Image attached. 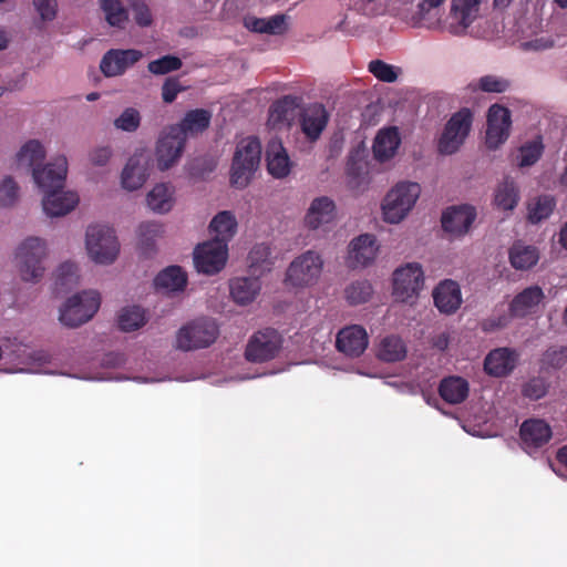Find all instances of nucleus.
I'll use <instances>...</instances> for the list:
<instances>
[{
    "instance_id": "nucleus-40",
    "label": "nucleus",
    "mask_w": 567,
    "mask_h": 567,
    "mask_svg": "<svg viewBox=\"0 0 567 567\" xmlns=\"http://www.w3.org/2000/svg\"><path fill=\"white\" fill-rule=\"evenodd\" d=\"M346 173L348 177V186L352 190L360 192L364 189L369 183L367 164L361 159L350 156L347 162Z\"/></svg>"
},
{
    "instance_id": "nucleus-9",
    "label": "nucleus",
    "mask_w": 567,
    "mask_h": 567,
    "mask_svg": "<svg viewBox=\"0 0 567 567\" xmlns=\"http://www.w3.org/2000/svg\"><path fill=\"white\" fill-rule=\"evenodd\" d=\"M472 122L473 113L470 109L463 107L454 113L439 140V151L446 155L454 154L467 137Z\"/></svg>"
},
{
    "instance_id": "nucleus-49",
    "label": "nucleus",
    "mask_w": 567,
    "mask_h": 567,
    "mask_svg": "<svg viewBox=\"0 0 567 567\" xmlns=\"http://www.w3.org/2000/svg\"><path fill=\"white\" fill-rule=\"evenodd\" d=\"M509 86L507 79L488 74L480 78L475 87L486 93H504Z\"/></svg>"
},
{
    "instance_id": "nucleus-36",
    "label": "nucleus",
    "mask_w": 567,
    "mask_h": 567,
    "mask_svg": "<svg viewBox=\"0 0 567 567\" xmlns=\"http://www.w3.org/2000/svg\"><path fill=\"white\" fill-rule=\"evenodd\" d=\"M154 285L157 289L183 291L187 285V275L179 266H169L155 277Z\"/></svg>"
},
{
    "instance_id": "nucleus-4",
    "label": "nucleus",
    "mask_w": 567,
    "mask_h": 567,
    "mask_svg": "<svg viewBox=\"0 0 567 567\" xmlns=\"http://www.w3.org/2000/svg\"><path fill=\"white\" fill-rule=\"evenodd\" d=\"M101 305L100 293L84 290L69 298L60 308V322L68 328H76L87 322L96 313Z\"/></svg>"
},
{
    "instance_id": "nucleus-54",
    "label": "nucleus",
    "mask_w": 567,
    "mask_h": 567,
    "mask_svg": "<svg viewBox=\"0 0 567 567\" xmlns=\"http://www.w3.org/2000/svg\"><path fill=\"white\" fill-rule=\"evenodd\" d=\"M548 391V383L545 379L536 377L532 378L523 386V395L530 400H539L546 395Z\"/></svg>"
},
{
    "instance_id": "nucleus-27",
    "label": "nucleus",
    "mask_w": 567,
    "mask_h": 567,
    "mask_svg": "<svg viewBox=\"0 0 567 567\" xmlns=\"http://www.w3.org/2000/svg\"><path fill=\"white\" fill-rule=\"evenodd\" d=\"M299 107V99L292 95H285L284 97L274 102L269 109L268 123L274 128L281 125H289L290 121L296 116V111Z\"/></svg>"
},
{
    "instance_id": "nucleus-63",
    "label": "nucleus",
    "mask_w": 567,
    "mask_h": 567,
    "mask_svg": "<svg viewBox=\"0 0 567 567\" xmlns=\"http://www.w3.org/2000/svg\"><path fill=\"white\" fill-rule=\"evenodd\" d=\"M528 45L535 50H545L554 47V41L550 39H536L530 41Z\"/></svg>"
},
{
    "instance_id": "nucleus-29",
    "label": "nucleus",
    "mask_w": 567,
    "mask_h": 567,
    "mask_svg": "<svg viewBox=\"0 0 567 567\" xmlns=\"http://www.w3.org/2000/svg\"><path fill=\"white\" fill-rule=\"evenodd\" d=\"M336 205L327 196L315 198L307 212L305 221L309 228L317 229L322 224L331 221L334 217Z\"/></svg>"
},
{
    "instance_id": "nucleus-39",
    "label": "nucleus",
    "mask_w": 567,
    "mask_h": 567,
    "mask_svg": "<svg viewBox=\"0 0 567 567\" xmlns=\"http://www.w3.org/2000/svg\"><path fill=\"white\" fill-rule=\"evenodd\" d=\"M79 284L78 267L66 261L59 266L55 272L54 289L56 293H64L76 287Z\"/></svg>"
},
{
    "instance_id": "nucleus-7",
    "label": "nucleus",
    "mask_w": 567,
    "mask_h": 567,
    "mask_svg": "<svg viewBox=\"0 0 567 567\" xmlns=\"http://www.w3.org/2000/svg\"><path fill=\"white\" fill-rule=\"evenodd\" d=\"M219 329L214 319L199 318L182 327L176 336V348L183 351L203 349L214 343Z\"/></svg>"
},
{
    "instance_id": "nucleus-52",
    "label": "nucleus",
    "mask_w": 567,
    "mask_h": 567,
    "mask_svg": "<svg viewBox=\"0 0 567 567\" xmlns=\"http://www.w3.org/2000/svg\"><path fill=\"white\" fill-rule=\"evenodd\" d=\"M19 198V186L10 176L6 177L0 185V206L10 207Z\"/></svg>"
},
{
    "instance_id": "nucleus-14",
    "label": "nucleus",
    "mask_w": 567,
    "mask_h": 567,
    "mask_svg": "<svg viewBox=\"0 0 567 567\" xmlns=\"http://www.w3.org/2000/svg\"><path fill=\"white\" fill-rule=\"evenodd\" d=\"M181 128L167 126L161 133L155 148L157 167L161 171L171 168L181 158L186 140L179 134Z\"/></svg>"
},
{
    "instance_id": "nucleus-37",
    "label": "nucleus",
    "mask_w": 567,
    "mask_h": 567,
    "mask_svg": "<svg viewBox=\"0 0 567 567\" xmlns=\"http://www.w3.org/2000/svg\"><path fill=\"white\" fill-rule=\"evenodd\" d=\"M556 207V200L550 195H540L528 202L527 219L532 224H538L547 219Z\"/></svg>"
},
{
    "instance_id": "nucleus-8",
    "label": "nucleus",
    "mask_w": 567,
    "mask_h": 567,
    "mask_svg": "<svg viewBox=\"0 0 567 567\" xmlns=\"http://www.w3.org/2000/svg\"><path fill=\"white\" fill-rule=\"evenodd\" d=\"M86 249L97 264H112L118 251L120 244L113 228L105 225H92L86 230Z\"/></svg>"
},
{
    "instance_id": "nucleus-23",
    "label": "nucleus",
    "mask_w": 567,
    "mask_h": 567,
    "mask_svg": "<svg viewBox=\"0 0 567 567\" xmlns=\"http://www.w3.org/2000/svg\"><path fill=\"white\" fill-rule=\"evenodd\" d=\"M523 445L526 450L539 449L551 439V429L544 421L529 419L523 422L519 430Z\"/></svg>"
},
{
    "instance_id": "nucleus-34",
    "label": "nucleus",
    "mask_w": 567,
    "mask_h": 567,
    "mask_svg": "<svg viewBox=\"0 0 567 567\" xmlns=\"http://www.w3.org/2000/svg\"><path fill=\"white\" fill-rule=\"evenodd\" d=\"M44 157L45 151L43 145L37 140H30L17 153L16 163L19 167L31 168L33 174L34 169H41L38 166Z\"/></svg>"
},
{
    "instance_id": "nucleus-19",
    "label": "nucleus",
    "mask_w": 567,
    "mask_h": 567,
    "mask_svg": "<svg viewBox=\"0 0 567 567\" xmlns=\"http://www.w3.org/2000/svg\"><path fill=\"white\" fill-rule=\"evenodd\" d=\"M369 343L368 333L361 326L353 324L338 332L336 347L348 357H360Z\"/></svg>"
},
{
    "instance_id": "nucleus-60",
    "label": "nucleus",
    "mask_w": 567,
    "mask_h": 567,
    "mask_svg": "<svg viewBox=\"0 0 567 567\" xmlns=\"http://www.w3.org/2000/svg\"><path fill=\"white\" fill-rule=\"evenodd\" d=\"M111 154L110 147H99L91 152L90 159L94 165L104 166L109 162Z\"/></svg>"
},
{
    "instance_id": "nucleus-31",
    "label": "nucleus",
    "mask_w": 567,
    "mask_h": 567,
    "mask_svg": "<svg viewBox=\"0 0 567 567\" xmlns=\"http://www.w3.org/2000/svg\"><path fill=\"white\" fill-rule=\"evenodd\" d=\"M468 382L456 375L444 378L439 385L440 396L450 404H458L468 396Z\"/></svg>"
},
{
    "instance_id": "nucleus-13",
    "label": "nucleus",
    "mask_w": 567,
    "mask_h": 567,
    "mask_svg": "<svg viewBox=\"0 0 567 567\" xmlns=\"http://www.w3.org/2000/svg\"><path fill=\"white\" fill-rule=\"evenodd\" d=\"M228 245L224 240H208L194 250V265L198 272L215 275L226 265Z\"/></svg>"
},
{
    "instance_id": "nucleus-11",
    "label": "nucleus",
    "mask_w": 567,
    "mask_h": 567,
    "mask_svg": "<svg viewBox=\"0 0 567 567\" xmlns=\"http://www.w3.org/2000/svg\"><path fill=\"white\" fill-rule=\"evenodd\" d=\"M423 286L424 274L417 262H409L393 274V295L399 301L408 302L415 299Z\"/></svg>"
},
{
    "instance_id": "nucleus-24",
    "label": "nucleus",
    "mask_w": 567,
    "mask_h": 567,
    "mask_svg": "<svg viewBox=\"0 0 567 567\" xmlns=\"http://www.w3.org/2000/svg\"><path fill=\"white\" fill-rule=\"evenodd\" d=\"M267 169L275 178H284L290 173L291 162L286 148L278 138H271L266 147Z\"/></svg>"
},
{
    "instance_id": "nucleus-21",
    "label": "nucleus",
    "mask_w": 567,
    "mask_h": 567,
    "mask_svg": "<svg viewBox=\"0 0 567 567\" xmlns=\"http://www.w3.org/2000/svg\"><path fill=\"white\" fill-rule=\"evenodd\" d=\"M329 121L326 107L313 103L305 107L300 114L301 131L309 142L319 140Z\"/></svg>"
},
{
    "instance_id": "nucleus-50",
    "label": "nucleus",
    "mask_w": 567,
    "mask_h": 567,
    "mask_svg": "<svg viewBox=\"0 0 567 567\" xmlns=\"http://www.w3.org/2000/svg\"><path fill=\"white\" fill-rule=\"evenodd\" d=\"M542 142H529L519 148L518 166L528 167L534 165L543 154Z\"/></svg>"
},
{
    "instance_id": "nucleus-43",
    "label": "nucleus",
    "mask_w": 567,
    "mask_h": 567,
    "mask_svg": "<svg viewBox=\"0 0 567 567\" xmlns=\"http://www.w3.org/2000/svg\"><path fill=\"white\" fill-rule=\"evenodd\" d=\"M117 322L122 331H135L145 324V311L138 306L123 308Z\"/></svg>"
},
{
    "instance_id": "nucleus-26",
    "label": "nucleus",
    "mask_w": 567,
    "mask_h": 567,
    "mask_svg": "<svg viewBox=\"0 0 567 567\" xmlns=\"http://www.w3.org/2000/svg\"><path fill=\"white\" fill-rule=\"evenodd\" d=\"M260 289L261 282L258 277H237L229 281L230 296L239 306L251 303Z\"/></svg>"
},
{
    "instance_id": "nucleus-5",
    "label": "nucleus",
    "mask_w": 567,
    "mask_h": 567,
    "mask_svg": "<svg viewBox=\"0 0 567 567\" xmlns=\"http://www.w3.org/2000/svg\"><path fill=\"white\" fill-rule=\"evenodd\" d=\"M544 299V292L540 287L532 286L525 288L522 292L516 295L509 303L511 315H502L498 317H491L482 322V328L486 332H492L506 327L511 317L524 318L532 313Z\"/></svg>"
},
{
    "instance_id": "nucleus-47",
    "label": "nucleus",
    "mask_w": 567,
    "mask_h": 567,
    "mask_svg": "<svg viewBox=\"0 0 567 567\" xmlns=\"http://www.w3.org/2000/svg\"><path fill=\"white\" fill-rule=\"evenodd\" d=\"M542 369H561L567 363V347H550L542 357Z\"/></svg>"
},
{
    "instance_id": "nucleus-45",
    "label": "nucleus",
    "mask_w": 567,
    "mask_h": 567,
    "mask_svg": "<svg viewBox=\"0 0 567 567\" xmlns=\"http://www.w3.org/2000/svg\"><path fill=\"white\" fill-rule=\"evenodd\" d=\"M163 233V226L156 221H145L138 227L140 248L144 254L154 250L155 238Z\"/></svg>"
},
{
    "instance_id": "nucleus-6",
    "label": "nucleus",
    "mask_w": 567,
    "mask_h": 567,
    "mask_svg": "<svg viewBox=\"0 0 567 567\" xmlns=\"http://www.w3.org/2000/svg\"><path fill=\"white\" fill-rule=\"evenodd\" d=\"M323 268L321 256L307 250L296 257L286 270L285 284L292 288L311 287L319 280Z\"/></svg>"
},
{
    "instance_id": "nucleus-30",
    "label": "nucleus",
    "mask_w": 567,
    "mask_h": 567,
    "mask_svg": "<svg viewBox=\"0 0 567 567\" xmlns=\"http://www.w3.org/2000/svg\"><path fill=\"white\" fill-rule=\"evenodd\" d=\"M212 114L204 109L188 111L178 124L173 127L181 128L179 134L187 140L188 136L197 135L208 128Z\"/></svg>"
},
{
    "instance_id": "nucleus-64",
    "label": "nucleus",
    "mask_w": 567,
    "mask_h": 567,
    "mask_svg": "<svg viewBox=\"0 0 567 567\" xmlns=\"http://www.w3.org/2000/svg\"><path fill=\"white\" fill-rule=\"evenodd\" d=\"M556 460L559 465L567 468V445H564L557 451Z\"/></svg>"
},
{
    "instance_id": "nucleus-55",
    "label": "nucleus",
    "mask_w": 567,
    "mask_h": 567,
    "mask_svg": "<svg viewBox=\"0 0 567 567\" xmlns=\"http://www.w3.org/2000/svg\"><path fill=\"white\" fill-rule=\"evenodd\" d=\"M132 11L134 13L135 22L140 27H150L153 22V17L148 6L144 0H128Z\"/></svg>"
},
{
    "instance_id": "nucleus-57",
    "label": "nucleus",
    "mask_w": 567,
    "mask_h": 567,
    "mask_svg": "<svg viewBox=\"0 0 567 567\" xmlns=\"http://www.w3.org/2000/svg\"><path fill=\"white\" fill-rule=\"evenodd\" d=\"M33 4L42 20L51 21L56 17V0H33Z\"/></svg>"
},
{
    "instance_id": "nucleus-3",
    "label": "nucleus",
    "mask_w": 567,
    "mask_h": 567,
    "mask_svg": "<svg viewBox=\"0 0 567 567\" xmlns=\"http://www.w3.org/2000/svg\"><path fill=\"white\" fill-rule=\"evenodd\" d=\"M420 194L421 187L417 183H398L386 194L382 204L384 220L391 224L400 223L413 208Z\"/></svg>"
},
{
    "instance_id": "nucleus-56",
    "label": "nucleus",
    "mask_w": 567,
    "mask_h": 567,
    "mask_svg": "<svg viewBox=\"0 0 567 567\" xmlns=\"http://www.w3.org/2000/svg\"><path fill=\"white\" fill-rule=\"evenodd\" d=\"M182 91L184 87L177 78H167L162 86V99L165 103H173Z\"/></svg>"
},
{
    "instance_id": "nucleus-2",
    "label": "nucleus",
    "mask_w": 567,
    "mask_h": 567,
    "mask_svg": "<svg viewBox=\"0 0 567 567\" xmlns=\"http://www.w3.org/2000/svg\"><path fill=\"white\" fill-rule=\"evenodd\" d=\"M260 157L261 144L257 137L248 136L241 140L233 158L230 184L237 188H245L258 168Z\"/></svg>"
},
{
    "instance_id": "nucleus-48",
    "label": "nucleus",
    "mask_w": 567,
    "mask_h": 567,
    "mask_svg": "<svg viewBox=\"0 0 567 567\" xmlns=\"http://www.w3.org/2000/svg\"><path fill=\"white\" fill-rule=\"evenodd\" d=\"M183 66V62L178 56L164 55L148 63L147 70L155 75H164L173 71H177Z\"/></svg>"
},
{
    "instance_id": "nucleus-32",
    "label": "nucleus",
    "mask_w": 567,
    "mask_h": 567,
    "mask_svg": "<svg viewBox=\"0 0 567 567\" xmlns=\"http://www.w3.org/2000/svg\"><path fill=\"white\" fill-rule=\"evenodd\" d=\"M147 177V167L142 164V158L133 156L122 172V185L125 189L136 190L144 185Z\"/></svg>"
},
{
    "instance_id": "nucleus-33",
    "label": "nucleus",
    "mask_w": 567,
    "mask_h": 567,
    "mask_svg": "<svg viewBox=\"0 0 567 567\" xmlns=\"http://www.w3.org/2000/svg\"><path fill=\"white\" fill-rule=\"evenodd\" d=\"M209 229L214 234L212 240L228 241L235 236L237 231V220L235 215L229 210L219 212L210 221Z\"/></svg>"
},
{
    "instance_id": "nucleus-58",
    "label": "nucleus",
    "mask_w": 567,
    "mask_h": 567,
    "mask_svg": "<svg viewBox=\"0 0 567 567\" xmlns=\"http://www.w3.org/2000/svg\"><path fill=\"white\" fill-rule=\"evenodd\" d=\"M270 248L265 244H259L252 247L248 255L249 266L259 267L268 261L270 257Z\"/></svg>"
},
{
    "instance_id": "nucleus-38",
    "label": "nucleus",
    "mask_w": 567,
    "mask_h": 567,
    "mask_svg": "<svg viewBox=\"0 0 567 567\" xmlns=\"http://www.w3.org/2000/svg\"><path fill=\"white\" fill-rule=\"evenodd\" d=\"M538 259V250L534 246L514 244L509 249V261L515 269H529L537 264Z\"/></svg>"
},
{
    "instance_id": "nucleus-25",
    "label": "nucleus",
    "mask_w": 567,
    "mask_h": 567,
    "mask_svg": "<svg viewBox=\"0 0 567 567\" xmlns=\"http://www.w3.org/2000/svg\"><path fill=\"white\" fill-rule=\"evenodd\" d=\"M481 0H452L451 18L457 25H451L454 34H461L473 23L478 16Z\"/></svg>"
},
{
    "instance_id": "nucleus-18",
    "label": "nucleus",
    "mask_w": 567,
    "mask_h": 567,
    "mask_svg": "<svg viewBox=\"0 0 567 567\" xmlns=\"http://www.w3.org/2000/svg\"><path fill=\"white\" fill-rule=\"evenodd\" d=\"M378 249L377 239L373 235L363 234L358 236L349 245L348 267L352 269L367 267L375 259Z\"/></svg>"
},
{
    "instance_id": "nucleus-22",
    "label": "nucleus",
    "mask_w": 567,
    "mask_h": 567,
    "mask_svg": "<svg viewBox=\"0 0 567 567\" xmlns=\"http://www.w3.org/2000/svg\"><path fill=\"white\" fill-rule=\"evenodd\" d=\"M432 296L435 307L444 315L455 313L463 301L460 285L451 279L441 281L434 288Z\"/></svg>"
},
{
    "instance_id": "nucleus-16",
    "label": "nucleus",
    "mask_w": 567,
    "mask_h": 567,
    "mask_svg": "<svg viewBox=\"0 0 567 567\" xmlns=\"http://www.w3.org/2000/svg\"><path fill=\"white\" fill-rule=\"evenodd\" d=\"M142 58L143 53L136 49H111L102 56L100 70L106 78L118 76Z\"/></svg>"
},
{
    "instance_id": "nucleus-53",
    "label": "nucleus",
    "mask_w": 567,
    "mask_h": 567,
    "mask_svg": "<svg viewBox=\"0 0 567 567\" xmlns=\"http://www.w3.org/2000/svg\"><path fill=\"white\" fill-rule=\"evenodd\" d=\"M368 69L380 81L392 83L398 79L394 68L381 60L370 61Z\"/></svg>"
},
{
    "instance_id": "nucleus-44",
    "label": "nucleus",
    "mask_w": 567,
    "mask_h": 567,
    "mask_svg": "<svg viewBox=\"0 0 567 567\" xmlns=\"http://www.w3.org/2000/svg\"><path fill=\"white\" fill-rule=\"evenodd\" d=\"M100 3L109 24L121 29L124 28L128 21V12L121 0H100Z\"/></svg>"
},
{
    "instance_id": "nucleus-15",
    "label": "nucleus",
    "mask_w": 567,
    "mask_h": 567,
    "mask_svg": "<svg viewBox=\"0 0 567 567\" xmlns=\"http://www.w3.org/2000/svg\"><path fill=\"white\" fill-rule=\"evenodd\" d=\"M512 125L511 112L507 107L493 104L487 113L486 145L495 150L503 144Z\"/></svg>"
},
{
    "instance_id": "nucleus-41",
    "label": "nucleus",
    "mask_w": 567,
    "mask_h": 567,
    "mask_svg": "<svg viewBox=\"0 0 567 567\" xmlns=\"http://www.w3.org/2000/svg\"><path fill=\"white\" fill-rule=\"evenodd\" d=\"M406 349L401 338L389 336L382 339L378 357L384 362H396L405 358Z\"/></svg>"
},
{
    "instance_id": "nucleus-51",
    "label": "nucleus",
    "mask_w": 567,
    "mask_h": 567,
    "mask_svg": "<svg viewBox=\"0 0 567 567\" xmlns=\"http://www.w3.org/2000/svg\"><path fill=\"white\" fill-rule=\"evenodd\" d=\"M140 124L141 115L134 107L125 109L114 121V126L124 132H135L140 127Z\"/></svg>"
},
{
    "instance_id": "nucleus-59",
    "label": "nucleus",
    "mask_w": 567,
    "mask_h": 567,
    "mask_svg": "<svg viewBox=\"0 0 567 567\" xmlns=\"http://www.w3.org/2000/svg\"><path fill=\"white\" fill-rule=\"evenodd\" d=\"M266 33L268 34H281L284 33L285 27V16L276 14L266 19Z\"/></svg>"
},
{
    "instance_id": "nucleus-17",
    "label": "nucleus",
    "mask_w": 567,
    "mask_h": 567,
    "mask_svg": "<svg viewBox=\"0 0 567 567\" xmlns=\"http://www.w3.org/2000/svg\"><path fill=\"white\" fill-rule=\"evenodd\" d=\"M476 218V209L472 205L449 207L442 215V228L454 236H463Z\"/></svg>"
},
{
    "instance_id": "nucleus-10",
    "label": "nucleus",
    "mask_w": 567,
    "mask_h": 567,
    "mask_svg": "<svg viewBox=\"0 0 567 567\" xmlns=\"http://www.w3.org/2000/svg\"><path fill=\"white\" fill-rule=\"evenodd\" d=\"M45 256V244L38 237L25 239L18 248L17 258L20 274L24 281H38L44 272L42 259Z\"/></svg>"
},
{
    "instance_id": "nucleus-28",
    "label": "nucleus",
    "mask_w": 567,
    "mask_h": 567,
    "mask_svg": "<svg viewBox=\"0 0 567 567\" xmlns=\"http://www.w3.org/2000/svg\"><path fill=\"white\" fill-rule=\"evenodd\" d=\"M401 143V137L398 127L392 126L381 130L373 143L374 157L384 162L390 159L396 153V150Z\"/></svg>"
},
{
    "instance_id": "nucleus-12",
    "label": "nucleus",
    "mask_w": 567,
    "mask_h": 567,
    "mask_svg": "<svg viewBox=\"0 0 567 567\" xmlns=\"http://www.w3.org/2000/svg\"><path fill=\"white\" fill-rule=\"evenodd\" d=\"M282 346L280 333L272 328H266L255 332L246 347L245 358L255 363L272 360Z\"/></svg>"
},
{
    "instance_id": "nucleus-62",
    "label": "nucleus",
    "mask_w": 567,
    "mask_h": 567,
    "mask_svg": "<svg viewBox=\"0 0 567 567\" xmlns=\"http://www.w3.org/2000/svg\"><path fill=\"white\" fill-rule=\"evenodd\" d=\"M444 0H423L419 4V13L424 17L431 9L440 7Z\"/></svg>"
},
{
    "instance_id": "nucleus-20",
    "label": "nucleus",
    "mask_w": 567,
    "mask_h": 567,
    "mask_svg": "<svg viewBox=\"0 0 567 567\" xmlns=\"http://www.w3.org/2000/svg\"><path fill=\"white\" fill-rule=\"evenodd\" d=\"M519 353L512 348L492 350L484 360V370L488 375L501 378L508 375L517 365Z\"/></svg>"
},
{
    "instance_id": "nucleus-1",
    "label": "nucleus",
    "mask_w": 567,
    "mask_h": 567,
    "mask_svg": "<svg viewBox=\"0 0 567 567\" xmlns=\"http://www.w3.org/2000/svg\"><path fill=\"white\" fill-rule=\"evenodd\" d=\"M68 174L65 156H58L42 169H34L33 181L44 193L43 210L48 216L58 217L69 214L79 203V196L73 192H64Z\"/></svg>"
},
{
    "instance_id": "nucleus-61",
    "label": "nucleus",
    "mask_w": 567,
    "mask_h": 567,
    "mask_svg": "<svg viewBox=\"0 0 567 567\" xmlns=\"http://www.w3.org/2000/svg\"><path fill=\"white\" fill-rule=\"evenodd\" d=\"M245 25L254 32L266 33L267 31L266 19L264 18H247L245 20Z\"/></svg>"
},
{
    "instance_id": "nucleus-42",
    "label": "nucleus",
    "mask_w": 567,
    "mask_h": 567,
    "mask_svg": "<svg viewBox=\"0 0 567 567\" xmlns=\"http://www.w3.org/2000/svg\"><path fill=\"white\" fill-rule=\"evenodd\" d=\"M519 200V193L514 183L506 178L496 189L495 204L503 210H513Z\"/></svg>"
},
{
    "instance_id": "nucleus-46",
    "label": "nucleus",
    "mask_w": 567,
    "mask_h": 567,
    "mask_svg": "<svg viewBox=\"0 0 567 567\" xmlns=\"http://www.w3.org/2000/svg\"><path fill=\"white\" fill-rule=\"evenodd\" d=\"M373 288L368 280H358L346 288V298L350 305H361L370 300Z\"/></svg>"
},
{
    "instance_id": "nucleus-35",
    "label": "nucleus",
    "mask_w": 567,
    "mask_h": 567,
    "mask_svg": "<svg viewBox=\"0 0 567 567\" xmlns=\"http://www.w3.org/2000/svg\"><path fill=\"white\" fill-rule=\"evenodd\" d=\"M174 187L171 184H157L147 194V206L155 213H168L174 205Z\"/></svg>"
}]
</instances>
